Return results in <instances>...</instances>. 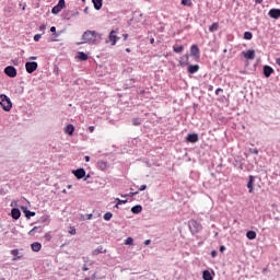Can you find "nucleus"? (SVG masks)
<instances>
[{
  "label": "nucleus",
  "mask_w": 280,
  "mask_h": 280,
  "mask_svg": "<svg viewBox=\"0 0 280 280\" xmlns=\"http://www.w3.org/2000/svg\"><path fill=\"white\" fill-rule=\"evenodd\" d=\"M83 270H84V271H86V270H89V268H86V267H83Z\"/></svg>",
  "instance_id": "obj_61"
},
{
  "label": "nucleus",
  "mask_w": 280,
  "mask_h": 280,
  "mask_svg": "<svg viewBox=\"0 0 280 280\" xmlns=\"http://www.w3.org/2000/svg\"><path fill=\"white\" fill-rule=\"evenodd\" d=\"M211 257H213V258H214V257H218V250H212V252H211Z\"/></svg>",
  "instance_id": "obj_43"
},
{
  "label": "nucleus",
  "mask_w": 280,
  "mask_h": 280,
  "mask_svg": "<svg viewBox=\"0 0 280 280\" xmlns=\"http://www.w3.org/2000/svg\"><path fill=\"white\" fill-rule=\"evenodd\" d=\"M119 205H120V203L117 202L116 206H115V208H116V209H119Z\"/></svg>",
  "instance_id": "obj_57"
},
{
  "label": "nucleus",
  "mask_w": 280,
  "mask_h": 280,
  "mask_svg": "<svg viewBox=\"0 0 280 280\" xmlns=\"http://www.w3.org/2000/svg\"><path fill=\"white\" fill-rule=\"evenodd\" d=\"M246 237H247L248 240H256V238H257V232H255V231H248V232L246 233Z\"/></svg>",
  "instance_id": "obj_21"
},
{
  "label": "nucleus",
  "mask_w": 280,
  "mask_h": 280,
  "mask_svg": "<svg viewBox=\"0 0 280 280\" xmlns=\"http://www.w3.org/2000/svg\"><path fill=\"white\" fill-rule=\"evenodd\" d=\"M184 49H185L184 46L173 47V51H175V54H183Z\"/></svg>",
  "instance_id": "obj_28"
},
{
  "label": "nucleus",
  "mask_w": 280,
  "mask_h": 280,
  "mask_svg": "<svg viewBox=\"0 0 280 280\" xmlns=\"http://www.w3.org/2000/svg\"><path fill=\"white\" fill-rule=\"evenodd\" d=\"M0 106H2L3 110H5L7 113H10V110H12V101L7 95L1 94Z\"/></svg>",
  "instance_id": "obj_3"
},
{
  "label": "nucleus",
  "mask_w": 280,
  "mask_h": 280,
  "mask_svg": "<svg viewBox=\"0 0 280 280\" xmlns=\"http://www.w3.org/2000/svg\"><path fill=\"white\" fill-rule=\"evenodd\" d=\"M218 30H220V24L218 22H214L210 27H209V32L213 33V32H218Z\"/></svg>",
  "instance_id": "obj_22"
},
{
  "label": "nucleus",
  "mask_w": 280,
  "mask_h": 280,
  "mask_svg": "<svg viewBox=\"0 0 280 280\" xmlns=\"http://www.w3.org/2000/svg\"><path fill=\"white\" fill-rule=\"evenodd\" d=\"M254 177L253 175L249 176V182L247 183V188L249 189V194H253V185H254Z\"/></svg>",
  "instance_id": "obj_23"
},
{
  "label": "nucleus",
  "mask_w": 280,
  "mask_h": 280,
  "mask_svg": "<svg viewBox=\"0 0 280 280\" xmlns=\"http://www.w3.org/2000/svg\"><path fill=\"white\" fill-rule=\"evenodd\" d=\"M101 253H104V247L103 246H98L96 249H94L92 252V255L97 256V255H101Z\"/></svg>",
  "instance_id": "obj_26"
},
{
  "label": "nucleus",
  "mask_w": 280,
  "mask_h": 280,
  "mask_svg": "<svg viewBox=\"0 0 280 280\" xmlns=\"http://www.w3.org/2000/svg\"><path fill=\"white\" fill-rule=\"evenodd\" d=\"M4 73L5 75H8L9 78H16V68H14L13 66H8L4 69Z\"/></svg>",
  "instance_id": "obj_8"
},
{
  "label": "nucleus",
  "mask_w": 280,
  "mask_h": 280,
  "mask_svg": "<svg viewBox=\"0 0 280 280\" xmlns=\"http://www.w3.org/2000/svg\"><path fill=\"white\" fill-rule=\"evenodd\" d=\"M35 8H40V3H37Z\"/></svg>",
  "instance_id": "obj_60"
},
{
  "label": "nucleus",
  "mask_w": 280,
  "mask_h": 280,
  "mask_svg": "<svg viewBox=\"0 0 280 280\" xmlns=\"http://www.w3.org/2000/svg\"><path fill=\"white\" fill-rule=\"evenodd\" d=\"M117 34H119V28L110 31L108 35L107 43H110L112 47H115V45H117V40L120 39V37Z\"/></svg>",
  "instance_id": "obj_4"
},
{
  "label": "nucleus",
  "mask_w": 280,
  "mask_h": 280,
  "mask_svg": "<svg viewBox=\"0 0 280 280\" xmlns=\"http://www.w3.org/2000/svg\"><path fill=\"white\" fill-rule=\"evenodd\" d=\"M11 217L13 218V220H19V218H21V210L13 208L11 210Z\"/></svg>",
  "instance_id": "obj_16"
},
{
  "label": "nucleus",
  "mask_w": 280,
  "mask_h": 280,
  "mask_svg": "<svg viewBox=\"0 0 280 280\" xmlns=\"http://www.w3.org/2000/svg\"><path fill=\"white\" fill-rule=\"evenodd\" d=\"M65 132H66L67 135H70V137H71V136H73V132H75V127H73V125H68V126L65 128Z\"/></svg>",
  "instance_id": "obj_18"
},
{
  "label": "nucleus",
  "mask_w": 280,
  "mask_h": 280,
  "mask_svg": "<svg viewBox=\"0 0 280 280\" xmlns=\"http://www.w3.org/2000/svg\"><path fill=\"white\" fill-rule=\"evenodd\" d=\"M275 73V69L270 66H264V75L265 78H270Z\"/></svg>",
  "instance_id": "obj_12"
},
{
  "label": "nucleus",
  "mask_w": 280,
  "mask_h": 280,
  "mask_svg": "<svg viewBox=\"0 0 280 280\" xmlns=\"http://www.w3.org/2000/svg\"><path fill=\"white\" fill-rule=\"evenodd\" d=\"M150 244H152V241H151V240L144 241V246H150Z\"/></svg>",
  "instance_id": "obj_45"
},
{
  "label": "nucleus",
  "mask_w": 280,
  "mask_h": 280,
  "mask_svg": "<svg viewBox=\"0 0 280 280\" xmlns=\"http://www.w3.org/2000/svg\"><path fill=\"white\" fill-rule=\"evenodd\" d=\"M92 280H95L96 279V275L95 273H93V276H92V278H91Z\"/></svg>",
  "instance_id": "obj_55"
},
{
  "label": "nucleus",
  "mask_w": 280,
  "mask_h": 280,
  "mask_svg": "<svg viewBox=\"0 0 280 280\" xmlns=\"http://www.w3.org/2000/svg\"><path fill=\"white\" fill-rule=\"evenodd\" d=\"M141 211H143V207H141L140 205L133 206L131 208V213H141Z\"/></svg>",
  "instance_id": "obj_20"
},
{
  "label": "nucleus",
  "mask_w": 280,
  "mask_h": 280,
  "mask_svg": "<svg viewBox=\"0 0 280 280\" xmlns=\"http://www.w3.org/2000/svg\"><path fill=\"white\" fill-rule=\"evenodd\" d=\"M10 254L13 256L12 261H19V259H23V254L19 249H12Z\"/></svg>",
  "instance_id": "obj_9"
},
{
  "label": "nucleus",
  "mask_w": 280,
  "mask_h": 280,
  "mask_svg": "<svg viewBox=\"0 0 280 280\" xmlns=\"http://www.w3.org/2000/svg\"><path fill=\"white\" fill-rule=\"evenodd\" d=\"M124 40H128V34L122 35Z\"/></svg>",
  "instance_id": "obj_52"
},
{
  "label": "nucleus",
  "mask_w": 280,
  "mask_h": 280,
  "mask_svg": "<svg viewBox=\"0 0 280 280\" xmlns=\"http://www.w3.org/2000/svg\"><path fill=\"white\" fill-rule=\"evenodd\" d=\"M73 174L75 176V178H78L79 180L84 178V176H86V171H84V168H78L77 171H73Z\"/></svg>",
  "instance_id": "obj_10"
},
{
  "label": "nucleus",
  "mask_w": 280,
  "mask_h": 280,
  "mask_svg": "<svg viewBox=\"0 0 280 280\" xmlns=\"http://www.w3.org/2000/svg\"><path fill=\"white\" fill-rule=\"evenodd\" d=\"M118 205H126V202H128V200H121V199H117Z\"/></svg>",
  "instance_id": "obj_42"
},
{
  "label": "nucleus",
  "mask_w": 280,
  "mask_h": 280,
  "mask_svg": "<svg viewBox=\"0 0 280 280\" xmlns=\"http://www.w3.org/2000/svg\"><path fill=\"white\" fill-rule=\"evenodd\" d=\"M30 60H36V57H30Z\"/></svg>",
  "instance_id": "obj_58"
},
{
  "label": "nucleus",
  "mask_w": 280,
  "mask_h": 280,
  "mask_svg": "<svg viewBox=\"0 0 280 280\" xmlns=\"http://www.w3.org/2000/svg\"><path fill=\"white\" fill-rule=\"evenodd\" d=\"M25 69L28 73H34V71H36V69H38V62L35 61H27L25 63Z\"/></svg>",
  "instance_id": "obj_6"
},
{
  "label": "nucleus",
  "mask_w": 280,
  "mask_h": 280,
  "mask_svg": "<svg viewBox=\"0 0 280 280\" xmlns=\"http://www.w3.org/2000/svg\"><path fill=\"white\" fill-rule=\"evenodd\" d=\"M244 39H245V40H253V33H250V32H245V33H244Z\"/></svg>",
  "instance_id": "obj_30"
},
{
  "label": "nucleus",
  "mask_w": 280,
  "mask_h": 280,
  "mask_svg": "<svg viewBox=\"0 0 280 280\" xmlns=\"http://www.w3.org/2000/svg\"><path fill=\"white\" fill-rule=\"evenodd\" d=\"M84 160H85L86 163H89V161H91V158L89 155H85Z\"/></svg>",
  "instance_id": "obj_50"
},
{
  "label": "nucleus",
  "mask_w": 280,
  "mask_h": 280,
  "mask_svg": "<svg viewBox=\"0 0 280 280\" xmlns=\"http://www.w3.org/2000/svg\"><path fill=\"white\" fill-rule=\"evenodd\" d=\"M202 279H203V280H213V276H211V271L205 270V271L202 272Z\"/></svg>",
  "instance_id": "obj_19"
},
{
  "label": "nucleus",
  "mask_w": 280,
  "mask_h": 280,
  "mask_svg": "<svg viewBox=\"0 0 280 280\" xmlns=\"http://www.w3.org/2000/svg\"><path fill=\"white\" fill-rule=\"evenodd\" d=\"M93 219V214H88L86 215V220H92Z\"/></svg>",
  "instance_id": "obj_51"
},
{
  "label": "nucleus",
  "mask_w": 280,
  "mask_h": 280,
  "mask_svg": "<svg viewBox=\"0 0 280 280\" xmlns=\"http://www.w3.org/2000/svg\"><path fill=\"white\" fill-rule=\"evenodd\" d=\"M102 33L95 31H85L82 35V40L80 45L88 43V45H100L102 43Z\"/></svg>",
  "instance_id": "obj_1"
},
{
  "label": "nucleus",
  "mask_w": 280,
  "mask_h": 280,
  "mask_svg": "<svg viewBox=\"0 0 280 280\" xmlns=\"http://www.w3.org/2000/svg\"><path fill=\"white\" fill-rule=\"evenodd\" d=\"M73 187V185H68L67 189H71Z\"/></svg>",
  "instance_id": "obj_56"
},
{
  "label": "nucleus",
  "mask_w": 280,
  "mask_h": 280,
  "mask_svg": "<svg viewBox=\"0 0 280 280\" xmlns=\"http://www.w3.org/2000/svg\"><path fill=\"white\" fill-rule=\"evenodd\" d=\"M85 280H91V278H85Z\"/></svg>",
  "instance_id": "obj_64"
},
{
  "label": "nucleus",
  "mask_w": 280,
  "mask_h": 280,
  "mask_svg": "<svg viewBox=\"0 0 280 280\" xmlns=\"http://www.w3.org/2000/svg\"><path fill=\"white\" fill-rule=\"evenodd\" d=\"M242 55L244 56V58H246V60H255V50H247V51H243Z\"/></svg>",
  "instance_id": "obj_11"
},
{
  "label": "nucleus",
  "mask_w": 280,
  "mask_h": 280,
  "mask_svg": "<svg viewBox=\"0 0 280 280\" xmlns=\"http://www.w3.org/2000/svg\"><path fill=\"white\" fill-rule=\"evenodd\" d=\"M137 194H139V191H136V192H129L127 196H137Z\"/></svg>",
  "instance_id": "obj_49"
},
{
  "label": "nucleus",
  "mask_w": 280,
  "mask_h": 280,
  "mask_svg": "<svg viewBox=\"0 0 280 280\" xmlns=\"http://www.w3.org/2000/svg\"><path fill=\"white\" fill-rule=\"evenodd\" d=\"M69 233H70V235H75V233H77L75 228H70Z\"/></svg>",
  "instance_id": "obj_38"
},
{
  "label": "nucleus",
  "mask_w": 280,
  "mask_h": 280,
  "mask_svg": "<svg viewBox=\"0 0 280 280\" xmlns=\"http://www.w3.org/2000/svg\"><path fill=\"white\" fill-rule=\"evenodd\" d=\"M255 3H264V0H255Z\"/></svg>",
  "instance_id": "obj_53"
},
{
  "label": "nucleus",
  "mask_w": 280,
  "mask_h": 280,
  "mask_svg": "<svg viewBox=\"0 0 280 280\" xmlns=\"http://www.w3.org/2000/svg\"><path fill=\"white\" fill-rule=\"evenodd\" d=\"M223 92H224V90H222V88H218L215 90V95H220V93H223Z\"/></svg>",
  "instance_id": "obj_39"
},
{
  "label": "nucleus",
  "mask_w": 280,
  "mask_h": 280,
  "mask_svg": "<svg viewBox=\"0 0 280 280\" xmlns=\"http://www.w3.org/2000/svg\"><path fill=\"white\" fill-rule=\"evenodd\" d=\"M103 218H104V220H105L106 222H108V221L112 220L113 214H112L110 212H106Z\"/></svg>",
  "instance_id": "obj_33"
},
{
  "label": "nucleus",
  "mask_w": 280,
  "mask_h": 280,
  "mask_svg": "<svg viewBox=\"0 0 280 280\" xmlns=\"http://www.w3.org/2000/svg\"><path fill=\"white\" fill-rule=\"evenodd\" d=\"M78 59L81 60V61L89 60V55H86V52L81 51L78 55Z\"/></svg>",
  "instance_id": "obj_25"
},
{
  "label": "nucleus",
  "mask_w": 280,
  "mask_h": 280,
  "mask_svg": "<svg viewBox=\"0 0 280 280\" xmlns=\"http://www.w3.org/2000/svg\"><path fill=\"white\" fill-rule=\"evenodd\" d=\"M252 154H259V150L257 149H250Z\"/></svg>",
  "instance_id": "obj_44"
},
{
  "label": "nucleus",
  "mask_w": 280,
  "mask_h": 280,
  "mask_svg": "<svg viewBox=\"0 0 280 280\" xmlns=\"http://www.w3.org/2000/svg\"><path fill=\"white\" fill-rule=\"evenodd\" d=\"M36 229H38V228H33L30 232H28V235H34L35 233H36Z\"/></svg>",
  "instance_id": "obj_40"
},
{
  "label": "nucleus",
  "mask_w": 280,
  "mask_h": 280,
  "mask_svg": "<svg viewBox=\"0 0 280 280\" xmlns=\"http://www.w3.org/2000/svg\"><path fill=\"white\" fill-rule=\"evenodd\" d=\"M102 2L103 0H92V3L96 10H102Z\"/></svg>",
  "instance_id": "obj_24"
},
{
  "label": "nucleus",
  "mask_w": 280,
  "mask_h": 280,
  "mask_svg": "<svg viewBox=\"0 0 280 280\" xmlns=\"http://www.w3.org/2000/svg\"><path fill=\"white\" fill-rule=\"evenodd\" d=\"M24 213L26 218H34V215H36V212H32L30 210H25Z\"/></svg>",
  "instance_id": "obj_32"
},
{
  "label": "nucleus",
  "mask_w": 280,
  "mask_h": 280,
  "mask_svg": "<svg viewBox=\"0 0 280 280\" xmlns=\"http://www.w3.org/2000/svg\"><path fill=\"white\" fill-rule=\"evenodd\" d=\"M132 126H141V118H133Z\"/></svg>",
  "instance_id": "obj_34"
},
{
  "label": "nucleus",
  "mask_w": 280,
  "mask_h": 280,
  "mask_svg": "<svg viewBox=\"0 0 280 280\" xmlns=\"http://www.w3.org/2000/svg\"><path fill=\"white\" fill-rule=\"evenodd\" d=\"M145 189H148L147 185H141L139 188V191H145Z\"/></svg>",
  "instance_id": "obj_41"
},
{
  "label": "nucleus",
  "mask_w": 280,
  "mask_h": 280,
  "mask_svg": "<svg viewBox=\"0 0 280 280\" xmlns=\"http://www.w3.org/2000/svg\"><path fill=\"white\" fill-rule=\"evenodd\" d=\"M31 248L33 253H39L40 248H43V245L38 242H35L31 245Z\"/></svg>",
  "instance_id": "obj_17"
},
{
  "label": "nucleus",
  "mask_w": 280,
  "mask_h": 280,
  "mask_svg": "<svg viewBox=\"0 0 280 280\" xmlns=\"http://www.w3.org/2000/svg\"><path fill=\"white\" fill-rule=\"evenodd\" d=\"M47 30V25H45V24H42L40 26H39V32H42L43 34H45V31Z\"/></svg>",
  "instance_id": "obj_36"
},
{
  "label": "nucleus",
  "mask_w": 280,
  "mask_h": 280,
  "mask_svg": "<svg viewBox=\"0 0 280 280\" xmlns=\"http://www.w3.org/2000/svg\"><path fill=\"white\" fill-rule=\"evenodd\" d=\"M151 45H154V37L150 39Z\"/></svg>",
  "instance_id": "obj_54"
},
{
  "label": "nucleus",
  "mask_w": 280,
  "mask_h": 280,
  "mask_svg": "<svg viewBox=\"0 0 280 280\" xmlns=\"http://www.w3.org/2000/svg\"><path fill=\"white\" fill-rule=\"evenodd\" d=\"M189 229L191 233H198L202 231V224L198 223L196 220H191L189 223Z\"/></svg>",
  "instance_id": "obj_5"
},
{
  "label": "nucleus",
  "mask_w": 280,
  "mask_h": 280,
  "mask_svg": "<svg viewBox=\"0 0 280 280\" xmlns=\"http://www.w3.org/2000/svg\"><path fill=\"white\" fill-rule=\"evenodd\" d=\"M42 36H43L42 34H36V35L34 36L35 43H38V40H40V37H42Z\"/></svg>",
  "instance_id": "obj_37"
},
{
  "label": "nucleus",
  "mask_w": 280,
  "mask_h": 280,
  "mask_svg": "<svg viewBox=\"0 0 280 280\" xmlns=\"http://www.w3.org/2000/svg\"><path fill=\"white\" fill-rule=\"evenodd\" d=\"M269 16L271 18V19H280V9H271L270 11H269Z\"/></svg>",
  "instance_id": "obj_14"
},
{
  "label": "nucleus",
  "mask_w": 280,
  "mask_h": 280,
  "mask_svg": "<svg viewBox=\"0 0 280 280\" xmlns=\"http://www.w3.org/2000/svg\"><path fill=\"white\" fill-rule=\"evenodd\" d=\"M184 58H186L187 62H183L180 61L179 65L182 67H188V73H198V71H200V66L199 65H191V62H189V55H185Z\"/></svg>",
  "instance_id": "obj_2"
},
{
  "label": "nucleus",
  "mask_w": 280,
  "mask_h": 280,
  "mask_svg": "<svg viewBox=\"0 0 280 280\" xmlns=\"http://www.w3.org/2000/svg\"><path fill=\"white\" fill-rule=\"evenodd\" d=\"M97 167L102 170V172H106V170H108V162L101 160L97 162Z\"/></svg>",
  "instance_id": "obj_15"
},
{
  "label": "nucleus",
  "mask_w": 280,
  "mask_h": 280,
  "mask_svg": "<svg viewBox=\"0 0 280 280\" xmlns=\"http://www.w3.org/2000/svg\"><path fill=\"white\" fill-rule=\"evenodd\" d=\"M50 32H51V34H56V26H52V27L50 28Z\"/></svg>",
  "instance_id": "obj_48"
},
{
  "label": "nucleus",
  "mask_w": 280,
  "mask_h": 280,
  "mask_svg": "<svg viewBox=\"0 0 280 280\" xmlns=\"http://www.w3.org/2000/svg\"><path fill=\"white\" fill-rule=\"evenodd\" d=\"M125 244L126 246H135V240L129 236L125 240Z\"/></svg>",
  "instance_id": "obj_27"
},
{
  "label": "nucleus",
  "mask_w": 280,
  "mask_h": 280,
  "mask_svg": "<svg viewBox=\"0 0 280 280\" xmlns=\"http://www.w3.org/2000/svg\"><path fill=\"white\" fill-rule=\"evenodd\" d=\"M212 90H213V86H210V88H209V91H212Z\"/></svg>",
  "instance_id": "obj_63"
},
{
  "label": "nucleus",
  "mask_w": 280,
  "mask_h": 280,
  "mask_svg": "<svg viewBox=\"0 0 280 280\" xmlns=\"http://www.w3.org/2000/svg\"><path fill=\"white\" fill-rule=\"evenodd\" d=\"M65 5H66L65 0H59V1H58L57 7H59V9L65 10Z\"/></svg>",
  "instance_id": "obj_35"
},
{
  "label": "nucleus",
  "mask_w": 280,
  "mask_h": 280,
  "mask_svg": "<svg viewBox=\"0 0 280 280\" xmlns=\"http://www.w3.org/2000/svg\"><path fill=\"white\" fill-rule=\"evenodd\" d=\"M190 56H192L195 60H200V48H198V45H192L190 47Z\"/></svg>",
  "instance_id": "obj_7"
},
{
  "label": "nucleus",
  "mask_w": 280,
  "mask_h": 280,
  "mask_svg": "<svg viewBox=\"0 0 280 280\" xmlns=\"http://www.w3.org/2000/svg\"><path fill=\"white\" fill-rule=\"evenodd\" d=\"M62 194H67V189H63V190H62Z\"/></svg>",
  "instance_id": "obj_62"
},
{
  "label": "nucleus",
  "mask_w": 280,
  "mask_h": 280,
  "mask_svg": "<svg viewBox=\"0 0 280 280\" xmlns=\"http://www.w3.org/2000/svg\"><path fill=\"white\" fill-rule=\"evenodd\" d=\"M192 4H194V2L191 0H182V5L191 8Z\"/></svg>",
  "instance_id": "obj_31"
},
{
  "label": "nucleus",
  "mask_w": 280,
  "mask_h": 280,
  "mask_svg": "<svg viewBox=\"0 0 280 280\" xmlns=\"http://www.w3.org/2000/svg\"><path fill=\"white\" fill-rule=\"evenodd\" d=\"M126 51H127L128 54H130V48H126Z\"/></svg>",
  "instance_id": "obj_59"
},
{
  "label": "nucleus",
  "mask_w": 280,
  "mask_h": 280,
  "mask_svg": "<svg viewBox=\"0 0 280 280\" xmlns=\"http://www.w3.org/2000/svg\"><path fill=\"white\" fill-rule=\"evenodd\" d=\"M60 12H62V9H59L58 4L51 9L52 14H60Z\"/></svg>",
  "instance_id": "obj_29"
},
{
  "label": "nucleus",
  "mask_w": 280,
  "mask_h": 280,
  "mask_svg": "<svg viewBox=\"0 0 280 280\" xmlns=\"http://www.w3.org/2000/svg\"><path fill=\"white\" fill-rule=\"evenodd\" d=\"M89 130H90V132H95V127L94 126H90Z\"/></svg>",
  "instance_id": "obj_46"
},
{
  "label": "nucleus",
  "mask_w": 280,
  "mask_h": 280,
  "mask_svg": "<svg viewBox=\"0 0 280 280\" xmlns=\"http://www.w3.org/2000/svg\"><path fill=\"white\" fill-rule=\"evenodd\" d=\"M224 250H226V247H225L224 245H222V246L220 247V252H221V253H224Z\"/></svg>",
  "instance_id": "obj_47"
},
{
  "label": "nucleus",
  "mask_w": 280,
  "mask_h": 280,
  "mask_svg": "<svg viewBox=\"0 0 280 280\" xmlns=\"http://www.w3.org/2000/svg\"><path fill=\"white\" fill-rule=\"evenodd\" d=\"M186 141H188V143H198V136H197V133H189L186 137Z\"/></svg>",
  "instance_id": "obj_13"
}]
</instances>
